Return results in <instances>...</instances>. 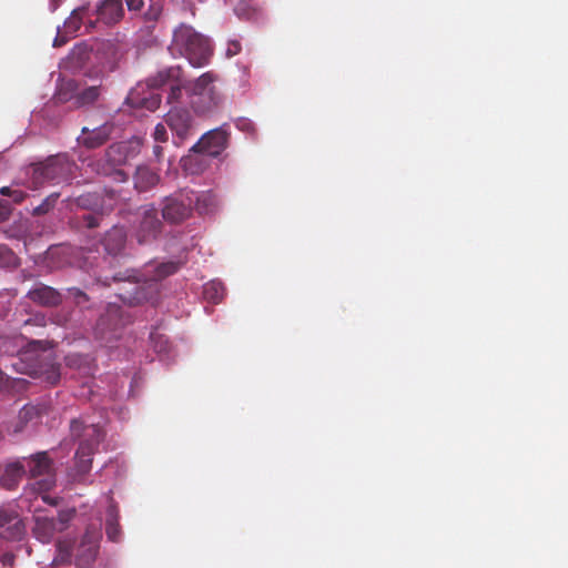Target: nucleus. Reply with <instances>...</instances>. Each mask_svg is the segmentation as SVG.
Segmentation results:
<instances>
[{"label":"nucleus","mask_w":568,"mask_h":568,"mask_svg":"<svg viewBox=\"0 0 568 568\" xmlns=\"http://www.w3.org/2000/svg\"><path fill=\"white\" fill-rule=\"evenodd\" d=\"M74 164L65 155H54L44 162L32 165L31 186L39 189L45 184L68 182L72 176Z\"/></svg>","instance_id":"nucleus-8"},{"label":"nucleus","mask_w":568,"mask_h":568,"mask_svg":"<svg viewBox=\"0 0 568 568\" xmlns=\"http://www.w3.org/2000/svg\"><path fill=\"white\" fill-rule=\"evenodd\" d=\"M59 195H60L59 193H52L49 196H47L40 205H38L33 209L32 214L36 216L47 214L49 211H51L54 207Z\"/></svg>","instance_id":"nucleus-32"},{"label":"nucleus","mask_w":568,"mask_h":568,"mask_svg":"<svg viewBox=\"0 0 568 568\" xmlns=\"http://www.w3.org/2000/svg\"><path fill=\"white\" fill-rule=\"evenodd\" d=\"M161 144L162 143L154 142V145H153V149H152L153 158H154V160L156 162H161L163 160V156H164L163 146Z\"/></svg>","instance_id":"nucleus-44"},{"label":"nucleus","mask_w":568,"mask_h":568,"mask_svg":"<svg viewBox=\"0 0 568 568\" xmlns=\"http://www.w3.org/2000/svg\"><path fill=\"white\" fill-rule=\"evenodd\" d=\"M91 17L92 14L89 6H81L74 9L70 17L64 21V33L67 36H74L82 24H84L85 31L90 32L95 28V21Z\"/></svg>","instance_id":"nucleus-21"},{"label":"nucleus","mask_w":568,"mask_h":568,"mask_svg":"<svg viewBox=\"0 0 568 568\" xmlns=\"http://www.w3.org/2000/svg\"><path fill=\"white\" fill-rule=\"evenodd\" d=\"M112 131L113 125L110 123H104L93 130L83 128L82 135L78 140L83 146L88 149H97L103 145L110 139Z\"/></svg>","instance_id":"nucleus-22"},{"label":"nucleus","mask_w":568,"mask_h":568,"mask_svg":"<svg viewBox=\"0 0 568 568\" xmlns=\"http://www.w3.org/2000/svg\"><path fill=\"white\" fill-rule=\"evenodd\" d=\"M42 414V408L33 405H26L19 412V419L22 423L31 422Z\"/></svg>","instance_id":"nucleus-33"},{"label":"nucleus","mask_w":568,"mask_h":568,"mask_svg":"<svg viewBox=\"0 0 568 568\" xmlns=\"http://www.w3.org/2000/svg\"><path fill=\"white\" fill-rule=\"evenodd\" d=\"M163 223L159 219L154 206L145 207L141 213V220L135 231V237L140 244L151 243L162 233Z\"/></svg>","instance_id":"nucleus-16"},{"label":"nucleus","mask_w":568,"mask_h":568,"mask_svg":"<svg viewBox=\"0 0 568 568\" xmlns=\"http://www.w3.org/2000/svg\"><path fill=\"white\" fill-rule=\"evenodd\" d=\"M27 297L43 307H57L63 301L62 294L58 290L43 283H37L29 290Z\"/></svg>","instance_id":"nucleus-19"},{"label":"nucleus","mask_w":568,"mask_h":568,"mask_svg":"<svg viewBox=\"0 0 568 568\" xmlns=\"http://www.w3.org/2000/svg\"><path fill=\"white\" fill-rule=\"evenodd\" d=\"M125 1H126L129 11H135V12H140L146 3V0H125ZM148 3H149V8L143 13L144 19L146 21L154 22L160 18V16L162 13V9H163L162 2H161V0H148Z\"/></svg>","instance_id":"nucleus-24"},{"label":"nucleus","mask_w":568,"mask_h":568,"mask_svg":"<svg viewBox=\"0 0 568 568\" xmlns=\"http://www.w3.org/2000/svg\"><path fill=\"white\" fill-rule=\"evenodd\" d=\"M102 92H103L102 84H93V85H88L85 88L79 87V90H78V93L75 97V106L74 108H83V106L94 104L102 95Z\"/></svg>","instance_id":"nucleus-26"},{"label":"nucleus","mask_w":568,"mask_h":568,"mask_svg":"<svg viewBox=\"0 0 568 568\" xmlns=\"http://www.w3.org/2000/svg\"><path fill=\"white\" fill-rule=\"evenodd\" d=\"M135 155L136 151L130 142H116L105 150L103 158L91 162L90 166L100 175L113 176L118 182H125L128 174L120 166Z\"/></svg>","instance_id":"nucleus-6"},{"label":"nucleus","mask_w":568,"mask_h":568,"mask_svg":"<svg viewBox=\"0 0 568 568\" xmlns=\"http://www.w3.org/2000/svg\"><path fill=\"white\" fill-rule=\"evenodd\" d=\"M241 51V43L237 40H232L227 43L226 55L229 58L236 55Z\"/></svg>","instance_id":"nucleus-42"},{"label":"nucleus","mask_w":568,"mask_h":568,"mask_svg":"<svg viewBox=\"0 0 568 568\" xmlns=\"http://www.w3.org/2000/svg\"><path fill=\"white\" fill-rule=\"evenodd\" d=\"M180 265L176 262H164L156 265H148L142 276L144 277L143 282H140L135 275L129 274L123 277L120 275H114L113 281L120 282L130 278H134L135 282L132 283L133 287L128 292V295H120L121 300L129 304H140L143 302H152L154 303L158 298L160 292L159 282L163 278L174 274L179 270Z\"/></svg>","instance_id":"nucleus-3"},{"label":"nucleus","mask_w":568,"mask_h":568,"mask_svg":"<svg viewBox=\"0 0 568 568\" xmlns=\"http://www.w3.org/2000/svg\"><path fill=\"white\" fill-rule=\"evenodd\" d=\"M153 139L156 143H165L168 141V132L163 123H159L154 128Z\"/></svg>","instance_id":"nucleus-41"},{"label":"nucleus","mask_w":568,"mask_h":568,"mask_svg":"<svg viewBox=\"0 0 568 568\" xmlns=\"http://www.w3.org/2000/svg\"><path fill=\"white\" fill-rule=\"evenodd\" d=\"M14 260L16 256L13 252L9 247L0 245V266H9L10 264L14 263Z\"/></svg>","instance_id":"nucleus-37"},{"label":"nucleus","mask_w":568,"mask_h":568,"mask_svg":"<svg viewBox=\"0 0 568 568\" xmlns=\"http://www.w3.org/2000/svg\"><path fill=\"white\" fill-rule=\"evenodd\" d=\"M237 17L242 19H251L255 14V7L252 0H241L234 8Z\"/></svg>","instance_id":"nucleus-31"},{"label":"nucleus","mask_w":568,"mask_h":568,"mask_svg":"<svg viewBox=\"0 0 568 568\" xmlns=\"http://www.w3.org/2000/svg\"><path fill=\"white\" fill-rule=\"evenodd\" d=\"M93 14L95 24L102 22L105 26H113L120 22L124 16V8L121 0H103Z\"/></svg>","instance_id":"nucleus-20"},{"label":"nucleus","mask_w":568,"mask_h":568,"mask_svg":"<svg viewBox=\"0 0 568 568\" xmlns=\"http://www.w3.org/2000/svg\"><path fill=\"white\" fill-rule=\"evenodd\" d=\"M105 197L110 201L109 203H105V199L101 197L98 193H87L75 197L74 204L83 210L92 212L101 211V214H105L112 211L113 202L118 199V194L112 190L105 191Z\"/></svg>","instance_id":"nucleus-18"},{"label":"nucleus","mask_w":568,"mask_h":568,"mask_svg":"<svg viewBox=\"0 0 568 568\" xmlns=\"http://www.w3.org/2000/svg\"><path fill=\"white\" fill-rule=\"evenodd\" d=\"M143 91V84H138L136 88H134L129 97H128V100L132 103V104H140V105H146V98H141V99H138V95L140 94V92Z\"/></svg>","instance_id":"nucleus-39"},{"label":"nucleus","mask_w":568,"mask_h":568,"mask_svg":"<svg viewBox=\"0 0 568 568\" xmlns=\"http://www.w3.org/2000/svg\"><path fill=\"white\" fill-rule=\"evenodd\" d=\"M26 466L30 477L34 479L33 489L40 494H45L55 485V475L52 467V460L45 452L37 453L27 459Z\"/></svg>","instance_id":"nucleus-11"},{"label":"nucleus","mask_w":568,"mask_h":568,"mask_svg":"<svg viewBox=\"0 0 568 568\" xmlns=\"http://www.w3.org/2000/svg\"><path fill=\"white\" fill-rule=\"evenodd\" d=\"M169 50L173 55L186 58L193 67L205 65L212 55L210 40L184 23L174 30Z\"/></svg>","instance_id":"nucleus-4"},{"label":"nucleus","mask_w":568,"mask_h":568,"mask_svg":"<svg viewBox=\"0 0 568 568\" xmlns=\"http://www.w3.org/2000/svg\"><path fill=\"white\" fill-rule=\"evenodd\" d=\"M236 128L239 130L250 133L252 135H254L256 132L254 123L251 120L245 119V118H241L236 121Z\"/></svg>","instance_id":"nucleus-40"},{"label":"nucleus","mask_w":568,"mask_h":568,"mask_svg":"<svg viewBox=\"0 0 568 568\" xmlns=\"http://www.w3.org/2000/svg\"><path fill=\"white\" fill-rule=\"evenodd\" d=\"M105 534L109 540L118 542L121 538V527L119 524V509L116 505L111 504L106 510Z\"/></svg>","instance_id":"nucleus-28"},{"label":"nucleus","mask_w":568,"mask_h":568,"mask_svg":"<svg viewBox=\"0 0 568 568\" xmlns=\"http://www.w3.org/2000/svg\"><path fill=\"white\" fill-rule=\"evenodd\" d=\"M150 338L154 345V349L158 353H166L169 352V341L166 337L158 334L156 332H151Z\"/></svg>","instance_id":"nucleus-35"},{"label":"nucleus","mask_w":568,"mask_h":568,"mask_svg":"<svg viewBox=\"0 0 568 568\" xmlns=\"http://www.w3.org/2000/svg\"><path fill=\"white\" fill-rule=\"evenodd\" d=\"M11 214V206L7 201H0V220H7Z\"/></svg>","instance_id":"nucleus-43"},{"label":"nucleus","mask_w":568,"mask_h":568,"mask_svg":"<svg viewBox=\"0 0 568 568\" xmlns=\"http://www.w3.org/2000/svg\"><path fill=\"white\" fill-rule=\"evenodd\" d=\"M64 42H65V40H64L62 37L58 36V37L54 39L53 45H54V47H59V45L63 44Z\"/></svg>","instance_id":"nucleus-45"},{"label":"nucleus","mask_w":568,"mask_h":568,"mask_svg":"<svg viewBox=\"0 0 568 568\" xmlns=\"http://www.w3.org/2000/svg\"><path fill=\"white\" fill-rule=\"evenodd\" d=\"M79 82L73 79L62 80L55 92V100L60 103L71 102L75 106V97L79 90Z\"/></svg>","instance_id":"nucleus-29"},{"label":"nucleus","mask_w":568,"mask_h":568,"mask_svg":"<svg viewBox=\"0 0 568 568\" xmlns=\"http://www.w3.org/2000/svg\"><path fill=\"white\" fill-rule=\"evenodd\" d=\"M126 324L120 306L110 305L97 323V334L102 339L110 341L119 337V331Z\"/></svg>","instance_id":"nucleus-17"},{"label":"nucleus","mask_w":568,"mask_h":568,"mask_svg":"<svg viewBox=\"0 0 568 568\" xmlns=\"http://www.w3.org/2000/svg\"><path fill=\"white\" fill-rule=\"evenodd\" d=\"M164 84L171 85L168 102H176L182 94V69L178 65L164 68L145 81V85L151 89H158Z\"/></svg>","instance_id":"nucleus-12"},{"label":"nucleus","mask_w":568,"mask_h":568,"mask_svg":"<svg viewBox=\"0 0 568 568\" xmlns=\"http://www.w3.org/2000/svg\"><path fill=\"white\" fill-rule=\"evenodd\" d=\"M125 243L126 232L123 227L119 226H113L109 230L102 240V244L106 253L114 256L123 251Z\"/></svg>","instance_id":"nucleus-23"},{"label":"nucleus","mask_w":568,"mask_h":568,"mask_svg":"<svg viewBox=\"0 0 568 568\" xmlns=\"http://www.w3.org/2000/svg\"><path fill=\"white\" fill-rule=\"evenodd\" d=\"M101 211L92 213L84 214L82 216V225L89 230H93L100 226V222L102 219Z\"/></svg>","instance_id":"nucleus-36"},{"label":"nucleus","mask_w":568,"mask_h":568,"mask_svg":"<svg viewBox=\"0 0 568 568\" xmlns=\"http://www.w3.org/2000/svg\"><path fill=\"white\" fill-rule=\"evenodd\" d=\"M205 201V195L200 196L194 191L184 190L174 193L163 200L162 217L171 224L182 223L191 216L193 209L203 213L204 209L201 206V203Z\"/></svg>","instance_id":"nucleus-9"},{"label":"nucleus","mask_w":568,"mask_h":568,"mask_svg":"<svg viewBox=\"0 0 568 568\" xmlns=\"http://www.w3.org/2000/svg\"><path fill=\"white\" fill-rule=\"evenodd\" d=\"M230 132L225 125L213 129L205 134L190 149V152L203 153L213 158L219 156L229 144Z\"/></svg>","instance_id":"nucleus-14"},{"label":"nucleus","mask_w":568,"mask_h":568,"mask_svg":"<svg viewBox=\"0 0 568 568\" xmlns=\"http://www.w3.org/2000/svg\"><path fill=\"white\" fill-rule=\"evenodd\" d=\"M203 296L206 301L217 304L225 296V287L221 281L212 280L203 286Z\"/></svg>","instance_id":"nucleus-30"},{"label":"nucleus","mask_w":568,"mask_h":568,"mask_svg":"<svg viewBox=\"0 0 568 568\" xmlns=\"http://www.w3.org/2000/svg\"><path fill=\"white\" fill-rule=\"evenodd\" d=\"M101 528L95 525L87 527L79 542L71 538H61L55 542L57 555L52 565H70L74 560L78 568H89L99 554Z\"/></svg>","instance_id":"nucleus-2"},{"label":"nucleus","mask_w":568,"mask_h":568,"mask_svg":"<svg viewBox=\"0 0 568 568\" xmlns=\"http://www.w3.org/2000/svg\"><path fill=\"white\" fill-rule=\"evenodd\" d=\"M0 194L3 196H9L12 199V202L16 204H20L27 197V193L22 190L11 189L10 186H2L0 189Z\"/></svg>","instance_id":"nucleus-34"},{"label":"nucleus","mask_w":568,"mask_h":568,"mask_svg":"<svg viewBox=\"0 0 568 568\" xmlns=\"http://www.w3.org/2000/svg\"><path fill=\"white\" fill-rule=\"evenodd\" d=\"M160 181V176L148 166H139L134 175V187L139 192H146L154 187Z\"/></svg>","instance_id":"nucleus-25"},{"label":"nucleus","mask_w":568,"mask_h":568,"mask_svg":"<svg viewBox=\"0 0 568 568\" xmlns=\"http://www.w3.org/2000/svg\"><path fill=\"white\" fill-rule=\"evenodd\" d=\"M70 436L79 443L74 456L77 476L83 477L91 470L92 456L103 439L102 429L95 424H87L74 418L70 423Z\"/></svg>","instance_id":"nucleus-5"},{"label":"nucleus","mask_w":568,"mask_h":568,"mask_svg":"<svg viewBox=\"0 0 568 568\" xmlns=\"http://www.w3.org/2000/svg\"><path fill=\"white\" fill-rule=\"evenodd\" d=\"M26 534V525L17 507L12 504L0 506V537L6 540H21Z\"/></svg>","instance_id":"nucleus-13"},{"label":"nucleus","mask_w":568,"mask_h":568,"mask_svg":"<svg viewBox=\"0 0 568 568\" xmlns=\"http://www.w3.org/2000/svg\"><path fill=\"white\" fill-rule=\"evenodd\" d=\"M24 474V465L20 463L9 464L0 477V483L4 488L11 490L17 487Z\"/></svg>","instance_id":"nucleus-27"},{"label":"nucleus","mask_w":568,"mask_h":568,"mask_svg":"<svg viewBox=\"0 0 568 568\" xmlns=\"http://www.w3.org/2000/svg\"><path fill=\"white\" fill-rule=\"evenodd\" d=\"M68 293L73 297L77 305H82L89 301V296L78 287H69Z\"/></svg>","instance_id":"nucleus-38"},{"label":"nucleus","mask_w":568,"mask_h":568,"mask_svg":"<svg viewBox=\"0 0 568 568\" xmlns=\"http://www.w3.org/2000/svg\"><path fill=\"white\" fill-rule=\"evenodd\" d=\"M191 161V156L184 160V166H187V162Z\"/></svg>","instance_id":"nucleus-47"},{"label":"nucleus","mask_w":568,"mask_h":568,"mask_svg":"<svg viewBox=\"0 0 568 568\" xmlns=\"http://www.w3.org/2000/svg\"><path fill=\"white\" fill-rule=\"evenodd\" d=\"M42 499L48 504L54 505V501L48 495H42Z\"/></svg>","instance_id":"nucleus-46"},{"label":"nucleus","mask_w":568,"mask_h":568,"mask_svg":"<svg viewBox=\"0 0 568 568\" xmlns=\"http://www.w3.org/2000/svg\"><path fill=\"white\" fill-rule=\"evenodd\" d=\"M165 123L173 132L176 145L183 143L193 132V116L185 108H172L165 115Z\"/></svg>","instance_id":"nucleus-15"},{"label":"nucleus","mask_w":568,"mask_h":568,"mask_svg":"<svg viewBox=\"0 0 568 568\" xmlns=\"http://www.w3.org/2000/svg\"><path fill=\"white\" fill-rule=\"evenodd\" d=\"M215 80L216 77L212 72H205L192 83L190 102L195 113L207 115L222 105L223 97L214 85Z\"/></svg>","instance_id":"nucleus-7"},{"label":"nucleus","mask_w":568,"mask_h":568,"mask_svg":"<svg viewBox=\"0 0 568 568\" xmlns=\"http://www.w3.org/2000/svg\"><path fill=\"white\" fill-rule=\"evenodd\" d=\"M74 509L61 510L58 513L57 517L34 515L32 534L34 538L42 544H49L53 540L58 532H62L69 527L70 521L74 518Z\"/></svg>","instance_id":"nucleus-10"},{"label":"nucleus","mask_w":568,"mask_h":568,"mask_svg":"<svg viewBox=\"0 0 568 568\" xmlns=\"http://www.w3.org/2000/svg\"><path fill=\"white\" fill-rule=\"evenodd\" d=\"M47 325L48 320L43 313L30 315L22 322L21 337L27 341V344L19 352V362L12 365L24 374L43 378L50 385H55L60 381V365L44 355L47 349L53 347V343L48 338H29L33 335L43 337Z\"/></svg>","instance_id":"nucleus-1"}]
</instances>
